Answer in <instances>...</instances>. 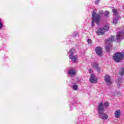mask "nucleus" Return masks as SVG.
<instances>
[{
  "mask_svg": "<svg viewBox=\"0 0 124 124\" xmlns=\"http://www.w3.org/2000/svg\"><path fill=\"white\" fill-rule=\"evenodd\" d=\"M90 81L91 83H96L97 79L96 78H95V75L94 74L91 75V78H90Z\"/></svg>",
  "mask_w": 124,
  "mask_h": 124,
  "instance_id": "nucleus-8",
  "label": "nucleus"
},
{
  "mask_svg": "<svg viewBox=\"0 0 124 124\" xmlns=\"http://www.w3.org/2000/svg\"><path fill=\"white\" fill-rule=\"evenodd\" d=\"M98 114L100 119H102V120H107L108 119V115L104 113V111L99 112Z\"/></svg>",
  "mask_w": 124,
  "mask_h": 124,
  "instance_id": "nucleus-6",
  "label": "nucleus"
},
{
  "mask_svg": "<svg viewBox=\"0 0 124 124\" xmlns=\"http://www.w3.org/2000/svg\"><path fill=\"white\" fill-rule=\"evenodd\" d=\"M114 116L117 119L120 118V116H121V111L120 109H118L115 112Z\"/></svg>",
  "mask_w": 124,
  "mask_h": 124,
  "instance_id": "nucleus-14",
  "label": "nucleus"
},
{
  "mask_svg": "<svg viewBox=\"0 0 124 124\" xmlns=\"http://www.w3.org/2000/svg\"><path fill=\"white\" fill-rule=\"evenodd\" d=\"M106 108H108V106H109V103L108 102H106L104 103V106Z\"/></svg>",
  "mask_w": 124,
  "mask_h": 124,
  "instance_id": "nucleus-22",
  "label": "nucleus"
},
{
  "mask_svg": "<svg viewBox=\"0 0 124 124\" xmlns=\"http://www.w3.org/2000/svg\"><path fill=\"white\" fill-rule=\"evenodd\" d=\"M68 73H69V74H70V75H75V72L73 69H70L68 71Z\"/></svg>",
  "mask_w": 124,
  "mask_h": 124,
  "instance_id": "nucleus-16",
  "label": "nucleus"
},
{
  "mask_svg": "<svg viewBox=\"0 0 124 124\" xmlns=\"http://www.w3.org/2000/svg\"><path fill=\"white\" fill-rule=\"evenodd\" d=\"M95 4H98L99 3V0H95Z\"/></svg>",
  "mask_w": 124,
  "mask_h": 124,
  "instance_id": "nucleus-25",
  "label": "nucleus"
},
{
  "mask_svg": "<svg viewBox=\"0 0 124 124\" xmlns=\"http://www.w3.org/2000/svg\"><path fill=\"white\" fill-rule=\"evenodd\" d=\"M109 28L110 27L108 25H105V26L102 27L103 29L104 30V31H105V32L109 30Z\"/></svg>",
  "mask_w": 124,
  "mask_h": 124,
  "instance_id": "nucleus-17",
  "label": "nucleus"
},
{
  "mask_svg": "<svg viewBox=\"0 0 124 124\" xmlns=\"http://www.w3.org/2000/svg\"><path fill=\"white\" fill-rule=\"evenodd\" d=\"M95 52L97 56H100L102 55V48L99 46L95 48Z\"/></svg>",
  "mask_w": 124,
  "mask_h": 124,
  "instance_id": "nucleus-7",
  "label": "nucleus"
},
{
  "mask_svg": "<svg viewBox=\"0 0 124 124\" xmlns=\"http://www.w3.org/2000/svg\"><path fill=\"white\" fill-rule=\"evenodd\" d=\"M77 35H78V32H74V33L73 34V36H74V37H76V36H77Z\"/></svg>",
  "mask_w": 124,
  "mask_h": 124,
  "instance_id": "nucleus-23",
  "label": "nucleus"
},
{
  "mask_svg": "<svg viewBox=\"0 0 124 124\" xmlns=\"http://www.w3.org/2000/svg\"><path fill=\"white\" fill-rule=\"evenodd\" d=\"M114 41V36H112L111 37L108 38L107 40H106L105 44L107 45L106 46V52L108 53H110V50L112 47V44Z\"/></svg>",
  "mask_w": 124,
  "mask_h": 124,
  "instance_id": "nucleus-2",
  "label": "nucleus"
},
{
  "mask_svg": "<svg viewBox=\"0 0 124 124\" xmlns=\"http://www.w3.org/2000/svg\"><path fill=\"white\" fill-rule=\"evenodd\" d=\"M124 53L116 52L114 54L113 59L115 62H120L124 60Z\"/></svg>",
  "mask_w": 124,
  "mask_h": 124,
  "instance_id": "nucleus-3",
  "label": "nucleus"
},
{
  "mask_svg": "<svg viewBox=\"0 0 124 124\" xmlns=\"http://www.w3.org/2000/svg\"><path fill=\"white\" fill-rule=\"evenodd\" d=\"M123 78L121 77H118V79L116 81V83H117L118 86L119 87H120V86H121V84H122V83H123Z\"/></svg>",
  "mask_w": 124,
  "mask_h": 124,
  "instance_id": "nucleus-13",
  "label": "nucleus"
},
{
  "mask_svg": "<svg viewBox=\"0 0 124 124\" xmlns=\"http://www.w3.org/2000/svg\"><path fill=\"white\" fill-rule=\"evenodd\" d=\"M104 12L102 10H100L98 12L97 14L95 13V11H93L92 13V26L93 28L94 27V23L98 25L99 24V21H100V16L103 15Z\"/></svg>",
  "mask_w": 124,
  "mask_h": 124,
  "instance_id": "nucleus-1",
  "label": "nucleus"
},
{
  "mask_svg": "<svg viewBox=\"0 0 124 124\" xmlns=\"http://www.w3.org/2000/svg\"><path fill=\"white\" fill-rule=\"evenodd\" d=\"M89 71L90 73H93V69H92L91 68L89 69Z\"/></svg>",
  "mask_w": 124,
  "mask_h": 124,
  "instance_id": "nucleus-26",
  "label": "nucleus"
},
{
  "mask_svg": "<svg viewBox=\"0 0 124 124\" xmlns=\"http://www.w3.org/2000/svg\"><path fill=\"white\" fill-rule=\"evenodd\" d=\"M87 42L89 43V44H92V40L90 39H88L87 40Z\"/></svg>",
  "mask_w": 124,
  "mask_h": 124,
  "instance_id": "nucleus-24",
  "label": "nucleus"
},
{
  "mask_svg": "<svg viewBox=\"0 0 124 124\" xmlns=\"http://www.w3.org/2000/svg\"><path fill=\"white\" fill-rule=\"evenodd\" d=\"M93 68H94L97 70V72H100V69L98 67V63H94L92 66Z\"/></svg>",
  "mask_w": 124,
  "mask_h": 124,
  "instance_id": "nucleus-10",
  "label": "nucleus"
},
{
  "mask_svg": "<svg viewBox=\"0 0 124 124\" xmlns=\"http://www.w3.org/2000/svg\"><path fill=\"white\" fill-rule=\"evenodd\" d=\"M105 32V31H104V30L102 27L101 28H99L98 30V31H97V33L98 35H100V34H104Z\"/></svg>",
  "mask_w": 124,
  "mask_h": 124,
  "instance_id": "nucleus-11",
  "label": "nucleus"
},
{
  "mask_svg": "<svg viewBox=\"0 0 124 124\" xmlns=\"http://www.w3.org/2000/svg\"><path fill=\"white\" fill-rule=\"evenodd\" d=\"M112 12L113 13V24L116 25L118 24L119 19H121V16L118 14V10L115 9H112Z\"/></svg>",
  "mask_w": 124,
  "mask_h": 124,
  "instance_id": "nucleus-4",
  "label": "nucleus"
},
{
  "mask_svg": "<svg viewBox=\"0 0 124 124\" xmlns=\"http://www.w3.org/2000/svg\"><path fill=\"white\" fill-rule=\"evenodd\" d=\"M105 81L106 83H109L111 84V77L108 75H106L105 76Z\"/></svg>",
  "mask_w": 124,
  "mask_h": 124,
  "instance_id": "nucleus-9",
  "label": "nucleus"
},
{
  "mask_svg": "<svg viewBox=\"0 0 124 124\" xmlns=\"http://www.w3.org/2000/svg\"><path fill=\"white\" fill-rule=\"evenodd\" d=\"M69 58L72 60V62H78V58L75 56H70Z\"/></svg>",
  "mask_w": 124,
  "mask_h": 124,
  "instance_id": "nucleus-12",
  "label": "nucleus"
},
{
  "mask_svg": "<svg viewBox=\"0 0 124 124\" xmlns=\"http://www.w3.org/2000/svg\"><path fill=\"white\" fill-rule=\"evenodd\" d=\"M75 52V49H73V48H71L70 50H69V57H72L73 56H74V53Z\"/></svg>",
  "mask_w": 124,
  "mask_h": 124,
  "instance_id": "nucleus-15",
  "label": "nucleus"
},
{
  "mask_svg": "<svg viewBox=\"0 0 124 124\" xmlns=\"http://www.w3.org/2000/svg\"><path fill=\"white\" fill-rule=\"evenodd\" d=\"M103 15H104L105 17L108 18L109 17V12L107 11H106V12H104V14Z\"/></svg>",
  "mask_w": 124,
  "mask_h": 124,
  "instance_id": "nucleus-19",
  "label": "nucleus"
},
{
  "mask_svg": "<svg viewBox=\"0 0 124 124\" xmlns=\"http://www.w3.org/2000/svg\"><path fill=\"white\" fill-rule=\"evenodd\" d=\"M98 113H101V112H105V109L104 108V105L103 102H101L100 103L97 107Z\"/></svg>",
  "mask_w": 124,
  "mask_h": 124,
  "instance_id": "nucleus-5",
  "label": "nucleus"
},
{
  "mask_svg": "<svg viewBox=\"0 0 124 124\" xmlns=\"http://www.w3.org/2000/svg\"><path fill=\"white\" fill-rule=\"evenodd\" d=\"M2 20L1 18H0V30H1L3 27V24H2Z\"/></svg>",
  "mask_w": 124,
  "mask_h": 124,
  "instance_id": "nucleus-20",
  "label": "nucleus"
},
{
  "mask_svg": "<svg viewBox=\"0 0 124 124\" xmlns=\"http://www.w3.org/2000/svg\"><path fill=\"white\" fill-rule=\"evenodd\" d=\"M119 73L121 76H123L124 74V68L121 69Z\"/></svg>",
  "mask_w": 124,
  "mask_h": 124,
  "instance_id": "nucleus-18",
  "label": "nucleus"
},
{
  "mask_svg": "<svg viewBox=\"0 0 124 124\" xmlns=\"http://www.w3.org/2000/svg\"><path fill=\"white\" fill-rule=\"evenodd\" d=\"M73 89L75 90V91H77L78 90V86L77 85H73Z\"/></svg>",
  "mask_w": 124,
  "mask_h": 124,
  "instance_id": "nucleus-21",
  "label": "nucleus"
}]
</instances>
